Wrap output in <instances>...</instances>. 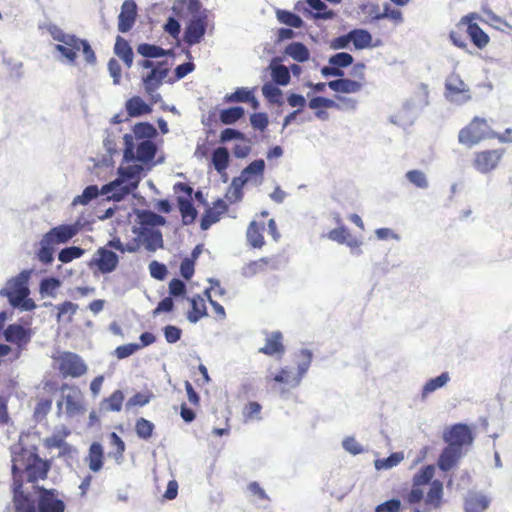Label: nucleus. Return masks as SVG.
I'll list each match as a JSON object with an SVG mask.
<instances>
[{"mask_svg": "<svg viewBox=\"0 0 512 512\" xmlns=\"http://www.w3.org/2000/svg\"><path fill=\"white\" fill-rule=\"evenodd\" d=\"M124 394L121 390H115L109 397L101 402V408L109 412H119L122 409Z\"/></svg>", "mask_w": 512, "mask_h": 512, "instance_id": "nucleus-38", "label": "nucleus"}, {"mask_svg": "<svg viewBox=\"0 0 512 512\" xmlns=\"http://www.w3.org/2000/svg\"><path fill=\"white\" fill-rule=\"evenodd\" d=\"M443 493V483L440 480L432 481L425 499L426 506L439 508L443 502Z\"/></svg>", "mask_w": 512, "mask_h": 512, "instance_id": "nucleus-31", "label": "nucleus"}, {"mask_svg": "<svg viewBox=\"0 0 512 512\" xmlns=\"http://www.w3.org/2000/svg\"><path fill=\"white\" fill-rule=\"evenodd\" d=\"M404 459L402 452L392 453L389 457L381 460H376L375 466L377 469H390L398 465Z\"/></svg>", "mask_w": 512, "mask_h": 512, "instance_id": "nucleus-59", "label": "nucleus"}, {"mask_svg": "<svg viewBox=\"0 0 512 512\" xmlns=\"http://www.w3.org/2000/svg\"><path fill=\"white\" fill-rule=\"evenodd\" d=\"M351 42L355 49L362 50L372 44V35L365 29H353L350 31Z\"/></svg>", "mask_w": 512, "mask_h": 512, "instance_id": "nucleus-37", "label": "nucleus"}, {"mask_svg": "<svg viewBox=\"0 0 512 512\" xmlns=\"http://www.w3.org/2000/svg\"><path fill=\"white\" fill-rule=\"evenodd\" d=\"M434 473H435V468L433 465H427V466L423 467L422 469H420L419 472H417L413 476V485L420 487V486L428 484L432 480Z\"/></svg>", "mask_w": 512, "mask_h": 512, "instance_id": "nucleus-52", "label": "nucleus"}, {"mask_svg": "<svg viewBox=\"0 0 512 512\" xmlns=\"http://www.w3.org/2000/svg\"><path fill=\"white\" fill-rule=\"evenodd\" d=\"M285 53L298 62H305L310 56L308 48L301 42L290 43L286 47Z\"/></svg>", "mask_w": 512, "mask_h": 512, "instance_id": "nucleus-41", "label": "nucleus"}, {"mask_svg": "<svg viewBox=\"0 0 512 512\" xmlns=\"http://www.w3.org/2000/svg\"><path fill=\"white\" fill-rule=\"evenodd\" d=\"M41 494L38 500V512H64L65 504L55 497L53 490L40 489Z\"/></svg>", "mask_w": 512, "mask_h": 512, "instance_id": "nucleus-17", "label": "nucleus"}, {"mask_svg": "<svg viewBox=\"0 0 512 512\" xmlns=\"http://www.w3.org/2000/svg\"><path fill=\"white\" fill-rule=\"evenodd\" d=\"M265 169V162L263 159H257L251 162L247 167H245L240 177L233 179V185L242 186L246 182L252 180L254 177L262 176Z\"/></svg>", "mask_w": 512, "mask_h": 512, "instance_id": "nucleus-25", "label": "nucleus"}, {"mask_svg": "<svg viewBox=\"0 0 512 512\" xmlns=\"http://www.w3.org/2000/svg\"><path fill=\"white\" fill-rule=\"evenodd\" d=\"M449 381V374L447 372H443L441 375L430 379L424 385L422 390V395L427 396L428 394L434 392L435 390L443 387Z\"/></svg>", "mask_w": 512, "mask_h": 512, "instance_id": "nucleus-50", "label": "nucleus"}, {"mask_svg": "<svg viewBox=\"0 0 512 512\" xmlns=\"http://www.w3.org/2000/svg\"><path fill=\"white\" fill-rule=\"evenodd\" d=\"M62 378H79L87 373L88 366L76 353L65 351L53 357Z\"/></svg>", "mask_w": 512, "mask_h": 512, "instance_id": "nucleus-7", "label": "nucleus"}, {"mask_svg": "<svg viewBox=\"0 0 512 512\" xmlns=\"http://www.w3.org/2000/svg\"><path fill=\"white\" fill-rule=\"evenodd\" d=\"M212 163L217 172H224L229 165V152L225 147H218L212 153Z\"/></svg>", "mask_w": 512, "mask_h": 512, "instance_id": "nucleus-44", "label": "nucleus"}, {"mask_svg": "<svg viewBox=\"0 0 512 512\" xmlns=\"http://www.w3.org/2000/svg\"><path fill=\"white\" fill-rule=\"evenodd\" d=\"M327 237L330 240L336 241L340 244H347L350 247L359 246V242L357 239L353 238L348 240V238H350V233L344 226L330 230L327 234Z\"/></svg>", "mask_w": 512, "mask_h": 512, "instance_id": "nucleus-39", "label": "nucleus"}, {"mask_svg": "<svg viewBox=\"0 0 512 512\" xmlns=\"http://www.w3.org/2000/svg\"><path fill=\"white\" fill-rule=\"evenodd\" d=\"M86 461L91 471L98 472L102 469L104 463V451L100 443L94 442L91 444Z\"/></svg>", "mask_w": 512, "mask_h": 512, "instance_id": "nucleus-28", "label": "nucleus"}, {"mask_svg": "<svg viewBox=\"0 0 512 512\" xmlns=\"http://www.w3.org/2000/svg\"><path fill=\"white\" fill-rule=\"evenodd\" d=\"M61 44L55 45V49L61 53L70 63H74L77 52L81 49V40L75 35H67L58 38Z\"/></svg>", "mask_w": 512, "mask_h": 512, "instance_id": "nucleus-16", "label": "nucleus"}, {"mask_svg": "<svg viewBox=\"0 0 512 512\" xmlns=\"http://www.w3.org/2000/svg\"><path fill=\"white\" fill-rule=\"evenodd\" d=\"M137 15L136 4L131 0H126L121 6V12L118 16V30L126 33L133 27Z\"/></svg>", "mask_w": 512, "mask_h": 512, "instance_id": "nucleus-19", "label": "nucleus"}, {"mask_svg": "<svg viewBox=\"0 0 512 512\" xmlns=\"http://www.w3.org/2000/svg\"><path fill=\"white\" fill-rule=\"evenodd\" d=\"M52 397H38L34 408L33 416L35 420L42 421L46 418L52 408Z\"/></svg>", "mask_w": 512, "mask_h": 512, "instance_id": "nucleus-46", "label": "nucleus"}, {"mask_svg": "<svg viewBox=\"0 0 512 512\" xmlns=\"http://www.w3.org/2000/svg\"><path fill=\"white\" fill-rule=\"evenodd\" d=\"M277 263L274 258L262 257L260 259L249 262L245 268L244 273L247 276H254L263 273L269 269H276Z\"/></svg>", "mask_w": 512, "mask_h": 512, "instance_id": "nucleus-27", "label": "nucleus"}, {"mask_svg": "<svg viewBox=\"0 0 512 512\" xmlns=\"http://www.w3.org/2000/svg\"><path fill=\"white\" fill-rule=\"evenodd\" d=\"M62 397L57 401V415L65 413L69 417L82 414L85 411L81 390L76 385L63 383L60 386Z\"/></svg>", "mask_w": 512, "mask_h": 512, "instance_id": "nucleus-4", "label": "nucleus"}, {"mask_svg": "<svg viewBox=\"0 0 512 512\" xmlns=\"http://www.w3.org/2000/svg\"><path fill=\"white\" fill-rule=\"evenodd\" d=\"M271 75L273 81L278 85L285 86L290 82L289 69L284 65L274 66Z\"/></svg>", "mask_w": 512, "mask_h": 512, "instance_id": "nucleus-55", "label": "nucleus"}, {"mask_svg": "<svg viewBox=\"0 0 512 512\" xmlns=\"http://www.w3.org/2000/svg\"><path fill=\"white\" fill-rule=\"evenodd\" d=\"M126 111L130 117L149 114L152 108L140 96H133L126 102Z\"/></svg>", "mask_w": 512, "mask_h": 512, "instance_id": "nucleus-30", "label": "nucleus"}, {"mask_svg": "<svg viewBox=\"0 0 512 512\" xmlns=\"http://www.w3.org/2000/svg\"><path fill=\"white\" fill-rule=\"evenodd\" d=\"M406 178L418 188L425 189L428 187V181L425 174L420 170H410L406 173Z\"/></svg>", "mask_w": 512, "mask_h": 512, "instance_id": "nucleus-61", "label": "nucleus"}, {"mask_svg": "<svg viewBox=\"0 0 512 512\" xmlns=\"http://www.w3.org/2000/svg\"><path fill=\"white\" fill-rule=\"evenodd\" d=\"M124 158L127 161H138L144 164L151 162L157 151V147L152 140L133 141L130 134L124 136Z\"/></svg>", "mask_w": 512, "mask_h": 512, "instance_id": "nucleus-6", "label": "nucleus"}, {"mask_svg": "<svg viewBox=\"0 0 512 512\" xmlns=\"http://www.w3.org/2000/svg\"><path fill=\"white\" fill-rule=\"evenodd\" d=\"M133 233L142 238V244L149 252H155L164 247L163 236L160 230L147 227H133Z\"/></svg>", "mask_w": 512, "mask_h": 512, "instance_id": "nucleus-15", "label": "nucleus"}, {"mask_svg": "<svg viewBox=\"0 0 512 512\" xmlns=\"http://www.w3.org/2000/svg\"><path fill=\"white\" fill-rule=\"evenodd\" d=\"M78 232L75 225H59L49 230L44 236L53 244L66 243L72 239Z\"/></svg>", "mask_w": 512, "mask_h": 512, "instance_id": "nucleus-24", "label": "nucleus"}, {"mask_svg": "<svg viewBox=\"0 0 512 512\" xmlns=\"http://www.w3.org/2000/svg\"><path fill=\"white\" fill-rule=\"evenodd\" d=\"M5 339L15 344L27 343L30 339L28 331L21 325L11 324L4 331Z\"/></svg>", "mask_w": 512, "mask_h": 512, "instance_id": "nucleus-32", "label": "nucleus"}, {"mask_svg": "<svg viewBox=\"0 0 512 512\" xmlns=\"http://www.w3.org/2000/svg\"><path fill=\"white\" fill-rule=\"evenodd\" d=\"M276 15H277V19L279 20V22H281L287 26H290L293 28H300L303 25V20L301 19V17L295 13L290 12V11L278 10L276 12Z\"/></svg>", "mask_w": 512, "mask_h": 512, "instance_id": "nucleus-48", "label": "nucleus"}, {"mask_svg": "<svg viewBox=\"0 0 512 512\" xmlns=\"http://www.w3.org/2000/svg\"><path fill=\"white\" fill-rule=\"evenodd\" d=\"M154 428V424L145 418L137 419L135 424L137 436L144 440H147L152 436Z\"/></svg>", "mask_w": 512, "mask_h": 512, "instance_id": "nucleus-53", "label": "nucleus"}, {"mask_svg": "<svg viewBox=\"0 0 512 512\" xmlns=\"http://www.w3.org/2000/svg\"><path fill=\"white\" fill-rule=\"evenodd\" d=\"M267 382L269 383H278V384H285V385H292L296 386L299 383V378H296L292 375V372L287 369L283 368L279 371V373L275 375H268L266 377Z\"/></svg>", "mask_w": 512, "mask_h": 512, "instance_id": "nucleus-45", "label": "nucleus"}, {"mask_svg": "<svg viewBox=\"0 0 512 512\" xmlns=\"http://www.w3.org/2000/svg\"><path fill=\"white\" fill-rule=\"evenodd\" d=\"M250 123L254 129L264 131L269 124L268 116L264 112L253 113L250 116Z\"/></svg>", "mask_w": 512, "mask_h": 512, "instance_id": "nucleus-64", "label": "nucleus"}, {"mask_svg": "<svg viewBox=\"0 0 512 512\" xmlns=\"http://www.w3.org/2000/svg\"><path fill=\"white\" fill-rule=\"evenodd\" d=\"M462 455V449L447 445L441 452L437 465L440 470L447 472L457 465Z\"/></svg>", "mask_w": 512, "mask_h": 512, "instance_id": "nucleus-23", "label": "nucleus"}, {"mask_svg": "<svg viewBox=\"0 0 512 512\" xmlns=\"http://www.w3.org/2000/svg\"><path fill=\"white\" fill-rule=\"evenodd\" d=\"M137 51L147 58H158L166 55V51L163 48L148 43L140 44Z\"/></svg>", "mask_w": 512, "mask_h": 512, "instance_id": "nucleus-54", "label": "nucleus"}, {"mask_svg": "<svg viewBox=\"0 0 512 512\" xmlns=\"http://www.w3.org/2000/svg\"><path fill=\"white\" fill-rule=\"evenodd\" d=\"M253 90H249L248 88L241 87L237 88L233 93L226 95V102H243L246 103L249 100L250 95Z\"/></svg>", "mask_w": 512, "mask_h": 512, "instance_id": "nucleus-62", "label": "nucleus"}, {"mask_svg": "<svg viewBox=\"0 0 512 512\" xmlns=\"http://www.w3.org/2000/svg\"><path fill=\"white\" fill-rule=\"evenodd\" d=\"M496 134L491 130L486 119L474 117L458 133L460 144L471 148L485 139L495 138Z\"/></svg>", "mask_w": 512, "mask_h": 512, "instance_id": "nucleus-3", "label": "nucleus"}, {"mask_svg": "<svg viewBox=\"0 0 512 512\" xmlns=\"http://www.w3.org/2000/svg\"><path fill=\"white\" fill-rule=\"evenodd\" d=\"M70 433L71 431L66 426H62L60 429H57L51 436L46 437L43 440V445L49 450L59 448L64 445V442H66V438L70 435Z\"/></svg>", "mask_w": 512, "mask_h": 512, "instance_id": "nucleus-36", "label": "nucleus"}, {"mask_svg": "<svg viewBox=\"0 0 512 512\" xmlns=\"http://www.w3.org/2000/svg\"><path fill=\"white\" fill-rule=\"evenodd\" d=\"M99 194L98 187L95 185L87 186L81 195L74 198L73 205H87L91 200L96 198Z\"/></svg>", "mask_w": 512, "mask_h": 512, "instance_id": "nucleus-56", "label": "nucleus"}, {"mask_svg": "<svg viewBox=\"0 0 512 512\" xmlns=\"http://www.w3.org/2000/svg\"><path fill=\"white\" fill-rule=\"evenodd\" d=\"M490 504L487 496L480 493L469 494L464 503L465 512H484Z\"/></svg>", "mask_w": 512, "mask_h": 512, "instance_id": "nucleus-29", "label": "nucleus"}, {"mask_svg": "<svg viewBox=\"0 0 512 512\" xmlns=\"http://www.w3.org/2000/svg\"><path fill=\"white\" fill-rule=\"evenodd\" d=\"M114 53L123 61L126 68L133 65L134 54L129 42L121 36L116 37Z\"/></svg>", "mask_w": 512, "mask_h": 512, "instance_id": "nucleus-26", "label": "nucleus"}, {"mask_svg": "<svg viewBox=\"0 0 512 512\" xmlns=\"http://www.w3.org/2000/svg\"><path fill=\"white\" fill-rule=\"evenodd\" d=\"M140 227L154 229V227L164 226L166 219L150 210H141L137 213Z\"/></svg>", "mask_w": 512, "mask_h": 512, "instance_id": "nucleus-34", "label": "nucleus"}, {"mask_svg": "<svg viewBox=\"0 0 512 512\" xmlns=\"http://www.w3.org/2000/svg\"><path fill=\"white\" fill-rule=\"evenodd\" d=\"M260 353L268 356L281 357L285 352L283 336L279 331L270 333L265 340V345L259 349Z\"/></svg>", "mask_w": 512, "mask_h": 512, "instance_id": "nucleus-22", "label": "nucleus"}, {"mask_svg": "<svg viewBox=\"0 0 512 512\" xmlns=\"http://www.w3.org/2000/svg\"><path fill=\"white\" fill-rule=\"evenodd\" d=\"M61 286V281L56 277H47L41 280L39 285V293L41 296H49L55 298L57 290Z\"/></svg>", "mask_w": 512, "mask_h": 512, "instance_id": "nucleus-43", "label": "nucleus"}, {"mask_svg": "<svg viewBox=\"0 0 512 512\" xmlns=\"http://www.w3.org/2000/svg\"><path fill=\"white\" fill-rule=\"evenodd\" d=\"M504 154L503 148L477 151L473 155L472 166L477 172L488 174L499 167Z\"/></svg>", "mask_w": 512, "mask_h": 512, "instance_id": "nucleus-8", "label": "nucleus"}, {"mask_svg": "<svg viewBox=\"0 0 512 512\" xmlns=\"http://www.w3.org/2000/svg\"><path fill=\"white\" fill-rule=\"evenodd\" d=\"M133 141H144L145 139L152 140L157 136L156 128L148 122H140L134 125L132 129Z\"/></svg>", "mask_w": 512, "mask_h": 512, "instance_id": "nucleus-33", "label": "nucleus"}, {"mask_svg": "<svg viewBox=\"0 0 512 512\" xmlns=\"http://www.w3.org/2000/svg\"><path fill=\"white\" fill-rule=\"evenodd\" d=\"M244 115V109L242 107H231L224 109L220 112V121L223 124H233L237 122Z\"/></svg>", "mask_w": 512, "mask_h": 512, "instance_id": "nucleus-51", "label": "nucleus"}, {"mask_svg": "<svg viewBox=\"0 0 512 512\" xmlns=\"http://www.w3.org/2000/svg\"><path fill=\"white\" fill-rule=\"evenodd\" d=\"M266 224L263 221L253 220L246 230V239L250 247L260 249L265 245L264 231Z\"/></svg>", "mask_w": 512, "mask_h": 512, "instance_id": "nucleus-20", "label": "nucleus"}, {"mask_svg": "<svg viewBox=\"0 0 512 512\" xmlns=\"http://www.w3.org/2000/svg\"><path fill=\"white\" fill-rule=\"evenodd\" d=\"M174 192L176 194L184 193L185 197L178 196L177 203L179 211L182 216V221L185 225L192 224L197 216V211L192 203L191 195L193 189L186 183L178 182L174 185Z\"/></svg>", "mask_w": 512, "mask_h": 512, "instance_id": "nucleus-9", "label": "nucleus"}, {"mask_svg": "<svg viewBox=\"0 0 512 512\" xmlns=\"http://www.w3.org/2000/svg\"><path fill=\"white\" fill-rule=\"evenodd\" d=\"M227 210L228 205L225 201L218 199L214 202L213 207H209L205 210L200 222L201 229H209L213 224L217 223L221 219V216L225 214Z\"/></svg>", "mask_w": 512, "mask_h": 512, "instance_id": "nucleus-18", "label": "nucleus"}, {"mask_svg": "<svg viewBox=\"0 0 512 512\" xmlns=\"http://www.w3.org/2000/svg\"><path fill=\"white\" fill-rule=\"evenodd\" d=\"M261 410H262V406L260 403H258L256 401L248 402L242 410V415L244 417V420L251 421V420H255V419H257V420L261 419V417H260Z\"/></svg>", "mask_w": 512, "mask_h": 512, "instance_id": "nucleus-57", "label": "nucleus"}, {"mask_svg": "<svg viewBox=\"0 0 512 512\" xmlns=\"http://www.w3.org/2000/svg\"><path fill=\"white\" fill-rule=\"evenodd\" d=\"M206 28V15H200L192 19L185 29L184 41L190 46L200 43L206 33Z\"/></svg>", "mask_w": 512, "mask_h": 512, "instance_id": "nucleus-14", "label": "nucleus"}, {"mask_svg": "<svg viewBox=\"0 0 512 512\" xmlns=\"http://www.w3.org/2000/svg\"><path fill=\"white\" fill-rule=\"evenodd\" d=\"M168 68L165 63H159L156 67L143 78L144 87L147 93L154 92L162 84L163 79L168 74Z\"/></svg>", "mask_w": 512, "mask_h": 512, "instance_id": "nucleus-21", "label": "nucleus"}, {"mask_svg": "<svg viewBox=\"0 0 512 512\" xmlns=\"http://www.w3.org/2000/svg\"><path fill=\"white\" fill-rule=\"evenodd\" d=\"M53 245L54 244L47 239L46 236H43L40 241V249L37 252V257L43 264H50L53 261Z\"/></svg>", "mask_w": 512, "mask_h": 512, "instance_id": "nucleus-47", "label": "nucleus"}, {"mask_svg": "<svg viewBox=\"0 0 512 512\" xmlns=\"http://www.w3.org/2000/svg\"><path fill=\"white\" fill-rule=\"evenodd\" d=\"M31 270H23L18 275L10 278L0 295L7 297L11 306L19 308L22 311H32L36 308L33 299L29 298V280L31 278Z\"/></svg>", "mask_w": 512, "mask_h": 512, "instance_id": "nucleus-2", "label": "nucleus"}, {"mask_svg": "<svg viewBox=\"0 0 512 512\" xmlns=\"http://www.w3.org/2000/svg\"><path fill=\"white\" fill-rule=\"evenodd\" d=\"M118 263L119 258L117 254L106 247L99 248L91 260V265H95L103 274L113 272L117 268Z\"/></svg>", "mask_w": 512, "mask_h": 512, "instance_id": "nucleus-12", "label": "nucleus"}, {"mask_svg": "<svg viewBox=\"0 0 512 512\" xmlns=\"http://www.w3.org/2000/svg\"><path fill=\"white\" fill-rule=\"evenodd\" d=\"M57 314L56 318L58 322L65 321L67 323L72 322L73 316L76 314L78 310V305L71 302L65 301L61 304H58L56 307Z\"/></svg>", "mask_w": 512, "mask_h": 512, "instance_id": "nucleus-40", "label": "nucleus"}, {"mask_svg": "<svg viewBox=\"0 0 512 512\" xmlns=\"http://www.w3.org/2000/svg\"><path fill=\"white\" fill-rule=\"evenodd\" d=\"M366 66L364 63H356L350 75L352 79L340 77L328 82V87L336 93L355 94L360 92L366 85Z\"/></svg>", "mask_w": 512, "mask_h": 512, "instance_id": "nucleus-5", "label": "nucleus"}, {"mask_svg": "<svg viewBox=\"0 0 512 512\" xmlns=\"http://www.w3.org/2000/svg\"><path fill=\"white\" fill-rule=\"evenodd\" d=\"M120 175L122 179H116L115 181L111 182L109 187L111 189H115L117 187H120L121 195L129 194L133 189H135L138 185V181L136 180L134 183L130 184L129 186H123V181L125 179H131L134 178V172L132 171V168H127L125 170H120Z\"/></svg>", "mask_w": 512, "mask_h": 512, "instance_id": "nucleus-42", "label": "nucleus"}, {"mask_svg": "<svg viewBox=\"0 0 512 512\" xmlns=\"http://www.w3.org/2000/svg\"><path fill=\"white\" fill-rule=\"evenodd\" d=\"M190 303L191 309L187 313V318L191 323H196L207 315L205 300L197 295L190 299Z\"/></svg>", "mask_w": 512, "mask_h": 512, "instance_id": "nucleus-35", "label": "nucleus"}, {"mask_svg": "<svg viewBox=\"0 0 512 512\" xmlns=\"http://www.w3.org/2000/svg\"><path fill=\"white\" fill-rule=\"evenodd\" d=\"M11 455L15 512H36L34 501L23 491V475L26 474L27 481L31 483L45 480L51 468L50 461L42 459L34 445L24 447L18 443L11 448Z\"/></svg>", "mask_w": 512, "mask_h": 512, "instance_id": "nucleus-1", "label": "nucleus"}, {"mask_svg": "<svg viewBox=\"0 0 512 512\" xmlns=\"http://www.w3.org/2000/svg\"><path fill=\"white\" fill-rule=\"evenodd\" d=\"M446 98L451 102L458 104L465 103L470 100V92L467 85L457 74H451L445 83Z\"/></svg>", "mask_w": 512, "mask_h": 512, "instance_id": "nucleus-11", "label": "nucleus"}, {"mask_svg": "<svg viewBox=\"0 0 512 512\" xmlns=\"http://www.w3.org/2000/svg\"><path fill=\"white\" fill-rule=\"evenodd\" d=\"M262 93L271 103H279L282 96L281 90L272 83L264 84Z\"/></svg>", "mask_w": 512, "mask_h": 512, "instance_id": "nucleus-63", "label": "nucleus"}, {"mask_svg": "<svg viewBox=\"0 0 512 512\" xmlns=\"http://www.w3.org/2000/svg\"><path fill=\"white\" fill-rule=\"evenodd\" d=\"M84 249L76 246H71L62 249L58 254V259L62 263H69L74 259L80 258L84 254Z\"/></svg>", "mask_w": 512, "mask_h": 512, "instance_id": "nucleus-58", "label": "nucleus"}, {"mask_svg": "<svg viewBox=\"0 0 512 512\" xmlns=\"http://www.w3.org/2000/svg\"><path fill=\"white\" fill-rule=\"evenodd\" d=\"M307 4L315 10L314 17L317 19H331L334 17V12L328 10L327 5L321 0H307Z\"/></svg>", "mask_w": 512, "mask_h": 512, "instance_id": "nucleus-49", "label": "nucleus"}, {"mask_svg": "<svg viewBox=\"0 0 512 512\" xmlns=\"http://www.w3.org/2000/svg\"><path fill=\"white\" fill-rule=\"evenodd\" d=\"M473 434L467 424L457 423L444 432L443 440L447 445L463 450L473 442Z\"/></svg>", "mask_w": 512, "mask_h": 512, "instance_id": "nucleus-10", "label": "nucleus"}, {"mask_svg": "<svg viewBox=\"0 0 512 512\" xmlns=\"http://www.w3.org/2000/svg\"><path fill=\"white\" fill-rule=\"evenodd\" d=\"M476 17V14H471L462 17L460 20L458 27L466 26V31L472 41V43L479 49H483L489 43V36L481 29V27L472 22V20Z\"/></svg>", "mask_w": 512, "mask_h": 512, "instance_id": "nucleus-13", "label": "nucleus"}, {"mask_svg": "<svg viewBox=\"0 0 512 512\" xmlns=\"http://www.w3.org/2000/svg\"><path fill=\"white\" fill-rule=\"evenodd\" d=\"M353 60L354 59L351 54L347 52H339L329 58V64L341 69L351 65Z\"/></svg>", "mask_w": 512, "mask_h": 512, "instance_id": "nucleus-60", "label": "nucleus"}]
</instances>
